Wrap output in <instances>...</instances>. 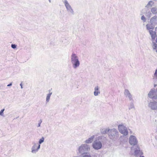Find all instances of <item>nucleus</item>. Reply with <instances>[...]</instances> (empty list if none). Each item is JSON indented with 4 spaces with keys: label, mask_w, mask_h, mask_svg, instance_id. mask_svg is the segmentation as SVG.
Instances as JSON below:
<instances>
[{
    "label": "nucleus",
    "mask_w": 157,
    "mask_h": 157,
    "mask_svg": "<svg viewBox=\"0 0 157 157\" xmlns=\"http://www.w3.org/2000/svg\"><path fill=\"white\" fill-rule=\"evenodd\" d=\"M109 138L113 141H115L119 138V132L115 128L110 129L108 133Z\"/></svg>",
    "instance_id": "1"
},
{
    "label": "nucleus",
    "mask_w": 157,
    "mask_h": 157,
    "mask_svg": "<svg viewBox=\"0 0 157 157\" xmlns=\"http://www.w3.org/2000/svg\"><path fill=\"white\" fill-rule=\"evenodd\" d=\"M71 63L74 69L77 68L79 66L80 63L78 57L74 53H73L71 55Z\"/></svg>",
    "instance_id": "2"
},
{
    "label": "nucleus",
    "mask_w": 157,
    "mask_h": 157,
    "mask_svg": "<svg viewBox=\"0 0 157 157\" xmlns=\"http://www.w3.org/2000/svg\"><path fill=\"white\" fill-rule=\"evenodd\" d=\"M155 26L152 23L150 22L146 25L147 29L149 30V33L151 36L152 41H155L156 35V33L152 31L155 27Z\"/></svg>",
    "instance_id": "3"
},
{
    "label": "nucleus",
    "mask_w": 157,
    "mask_h": 157,
    "mask_svg": "<svg viewBox=\"0 0 157 157\" xmlns=\"http://www.w3.org/2000/svg\"><path fill=\"white\" fill-rule=\"evenodd\" d=\"M118 127L119 132L123 135V136H121L120 137V140H121V139L122 137L127 136L128 134V132L127 127H125L123 124H119L118 125Z\"/></svg>",
    "instance_id": "4"
},
{
    "label": "nucleus",
    "mask_w": 157,
    "mask_h": 157,
    "mask_svg": "<svg viewBox=\"0 0 157 157\" xmlns=\"http://www.w3.org/2000/svg\"><path fill=\"white\" fill-rule=\"evenodd\" d=\"M90 149V147L89 145L85 144L82 145L79 147L78 151L80 154L82 155L87 154Z\"/></svg>",
    "instance_id": "5"
},
{
    "label": "nucleus",
    "mask_w": 157,
    "mask_h": 157,
    "mask_svg": "<svg viewBox=\"0 0 157 157\" xmlns=\"http://www.w3.org/2000/svg\"><path fill=\"white\" fill-rule=\"evenodd\" d=\"M102 142L98 140H94L92 144L93 147L96 150L100 149L102 147Z\"/></svg>",
    "instance_id": "6"
},
{
    "label": "nucleus",
    "mask_w": 157,
    "mask_h": 157,
    "mask_svg": "<svg viewBox=\"0 0 157 157\" xmlns=\"http://www.w3.org/2000/svg\"><path fill=\"white\" fill-rule=\"evenodd\" d=\"M148 96L151 98L156 99L157 98V89H151L148 94Z\"/></svg>",
    "instance_id": "7"
},
{
    "label": "nucleus",
    "mask_w": 157,
    "mask_h": 157,
    "mask_svg": "<svg viewBox=\"0 0 157 157\" xmlns=\"http://www.w3.org/2000/svg\"><path fill=\"white\" fill-rule=\"evenodd\" d=\"M40 148V145L34 143L31 148V152L33 154H36Z\"/></svg>",
    "instance_id": "8"
},
{
    "label": "nucleus",
    "mask_w": 157,
    "mask_h": 157,
    "mask_svg": "<svg viewBox=\"0 0 157 157\" xmlns=\"http://www.w3.org/2000/svg\"><path fill=\"white\" fill-rule=\"evenodd\" d=\"M138 141L136 137L133 135L130 136L129 139V143L132 145H135L137 144Z\"/></svg>",
    "instance_id": "9"
},
{
    "label": "nucleus",
    "mask_w": 157,
    "mask_h": 157,
    "mask_svg": "<svg viewBox=\"0 0 157 157\" xmlns=\"http://www.w3.org/2000/svg\"><path fill=\"white\" fill-rule=\"evenodd\" d=\"M124 94L126 97L128 98L129 101H133L132 96L128 90H124Z\"/></svg>",
    "instance_id": "10"
},
{
    "label": "nucleus",
    "mask_w": 157,
    "mask_h": 157,
    "mask_svg": "<svg viewBox=\"0 0 157 157\" xmlns=\"http://www.w3.org/2000/svg\"><path fill=\"white\" fill-rule=\"evenodd\" d=\"M148 106L152 110H157V102L155 101L150 102L148 104Z\"/></svg>",
    "instance_id": "11"
},
{
    "label": "nucleus",
    "mask_w": 157,
    "mask_h": 157,
    "mask_svg": "<svg viewBox=\"0 0 157 157\" xmlns=\"http://www.w3.org/2000/svg\"><path fill=\"white\" fill-rule=\"evenodd\" d=\"M134 149V155L136 156H138L143 155V152L140 150V148L138 146H137Z\"/></svg>",
    "instance_id": "12"
},
{
    "label": "nucleus",
    "mask_w": 157,
    "mask_h": 157,
    "mask_svg": "<svg viewBox=\"0 0 157 157\" xmlns=\"http://www.w3.org/2000/svg\"><path fill=\"white\" fill-rule=\"evenodd\" d=\"M150 23L154 25H157V16H155L151 17L150 20Z\"/></svg>",
    "instance_id": "13"
},
{
    "label": "nucleus",
    "mask_w": 157,
    "mask_h": 157,
    "mask_svg": "<svg viewBox=\"0 0 157 157\" xmlns=\"http://www.w3.org/2000/svg\"><path fill=\"white\" fill-rule=\"evenodd\" d=\"M94 96H97L99 94H100V91L99 90V87L98 86H96L94 89Z\"/></svg>",
    "instance_id": "14"
},
{
    "label": "nucleus",
    "mask_w": 157,
    "mask_h": 157,
    "mask_svg": "<svg viewBox=\"0 0 157 157\" xmlns=\"http://www.w3.org/2000/svg\"><path fill=\"white\" fill-rule=\"evenodd\" d=\"M94 138V136L93 135L90 137L88 139L85 141V142L86 144H89L91 143Z\"/></svg>",
    "instance_id": "15"
},
{
    "label": "nucleus",
    "mask_w": 157,
    "mask_h": 157,
    "mask_svg": "<svg viewBox=\"0 0 157 157\" xmlns=\"http://www.w3.org/2000/svg\"><path fill=\"white\" fill-rule=\"evenodd\" d=\"M151 11L153 14H157V7H152L151 9Z\"/></svg>",
    "instance_id": "16"
},
{
    "label": "nucleus",
    "mask_w": 157,
    "mask_h": 157,
    "mask_svg": "<svg viewBox=\"0 0 157 157\" xmlns=\"http://www.w3.org/2000/svg\"><path fill=\"white\" fill-rule=\"evenodd\" d=\"M154 4V2L152 1H150L148 2L145 7L147 8H149L152 7Z\"/></svg>",
    "instance_id": "17"
},
{
    "label": "nucleus",
    "mask_w": 157,
    "mask_h": 157,
    "mask_svg": "<svg viewBox=\"0 0 157 157\" xmlns=\"http://www.w3.org/2000/svg\"><path fill=\"white\" fill-rule=\"evenodd\" d=\"M110 130V129L108 128L102 129L101 130V132L103 134H106L107 133H108L109 132Z\"/></svg>",
    "instance_id": "18"
},
{
    "label": "nucleus",
    "mask_w": 157,
    "mask_h": 157,
    "mask_svg": "<svg viewBox=\"0 0 157 157\" xmlns=\"http://www.w3.org/2000/svg\"><path fill=\"white\" fill-rule=\"evenodd\" d=\"M52 94H47L46 97V103H48V102L49 101L50 99V97L51 96V95Z\"/></svg>",
    "instance_id": "19"
},
{
    "label": "nucleus",
    "mask_w": 157,
    "mask_h": 157,
    "mask_svg": "<svg viewBox=\"0 0 157 157\" xmlns=\"http://www.w3.org/2000/svg\"><path fill=\"white\" fill-rule=\"evenodd\" d=\"M153 44V49H156V51L157 52V44L155 43L154 41H152Z\"/></svg>",
    "instance_id": "20"
},
{
    "label": "nucleus",
    "mask_w": 157,
    "mask_h": 157,
    "mask_svg": "<svg viewBox=\"0 0 157 157\" xmlns=\"http://www.w3.org/2000/svg\"><path fill=\"white\" fill-rule=\"evenodd\" d=\"M64 3L67 9L68 10L69 9V4L68 1L67 0H65Z\"/></svg>",
    "instance_id": "21"
},
{
    "label": "nucleus",
    "mask_w": 157,
    "mask_h": 157,
    "mask_svg": "<svg viewBox=\"0 0 157 157\" xmlns=\"http://www.w3.org/2000/svg\"><path fill=\"white\" fill-rule=\"evenodd\" d=\"M134 106L133 102L132 101L130 103L129 105V109L130 110L131 109L134 108Z\"/></svg>",
    "instance_id": "22"
},
{
    "label": "nucleus",
    "mask_w": 157,
    "mask_h": 157,
    "mask_svg": "<svg viewBox=\"0 0 157 157\" xmlns=\"http://www.w3.org/2000/svg\"><path fill=\"white\" fill-rule=\"evenodd\" d=\"M153 79H157V69L155 70V71L154 74Z\"/></svg>",
    "instance_id": "23"
},
{
    "label": "nucleus",
    "mask_w": 157,
    "mask_h": 157,
    "mask_svg": "<svg viewBox=\"0 0 157 157\" xmlns=\"http://www.w3.org/2000/svg\"><path fill=\"white\" fill-rule=\"evenodd\" d=\"M69 14L74 15V12L71 8V7L69 5Z\"/></svg>",
    "instance_id": "24"
},
{
    "label": "nucleus",
    "mask_w": 157,
    "mask_h": 157,
    "mask_svg": "<svg viewBox=\"0 0 157 157\" xmlns=\"http://www.w3.org/2000/svg\"><path fill=\"white\" fill-rule=\"evenodd\" d=\"M44 137H42L39 140L38 142L39 144H39L40 145V144L43 143L44 142Z\"/></svg>",
    "instance_id": "25"
},
{
    "label": "nucleus",
    "mask_w": 157,
    "mask_h": 157,
    "mask_svg": "<svg viewBox=\"0 0 157 157\" xmlns=\"http://www.w3.org/2000/svg\"><path fill=\"white\" fill-rule=\"evenodd\" d=\"M152 13L151 12H149L148 13H147L146 14V15L148 18H150L151 16Z\"/></svg>",
    "instance_id": "26"
},
{
    "label": "nucleus",
    "mask_w": 157,
    "mask_h": 157,
    "mask_svg": "<svg viewBox=\"0 0 157 157\" xmlns=\"http://www.w3.org/2000/svg\"><path fill=\"white\" fill-rule=\"evenodd\" d=\"M141 19L144 22H145L146 21V19L144 15H143L141 17Z\"/></svg>",
    "instance_id": "27"
},
{
    "label": "nucleus",
    "mask_w": 157,
    "mask_h": 157,
    "mask_svg": "<svg viewBox=\"0 0 157 157\" xmlns=\"http://www.w3.org/2000/svg\"><path fill=\"white\" fill-rule=\"evenodd\" d=\"M5 110V109H2L0 111V115L2 116H3V112Z\"/></svg>",
    "instance_id": "28"
},
{
    "label": "nucleus",
    "mask_w": 157,
    "mask_h": 157,
    "mask_svg": "<svg viewBox=\"0 0 157 157\" xmlns=\"http://www.w3.org/2000/svg\"><path fill=\"white\" fill-rule=\"evenodd\" d=\"M17 45L15 44H12L11 45V47L13 49H15L16 48Z\"/></svg>",
    "instance_id": "29"
},
{
    "label": "nucleus",
    "mask_w": 157,
    "mask_h": 157,
    "mask_svg": "<svg viewBox=\"0 0 157 157\" xmlns=\"http://www.w3.org/2000/svg\"><path fill=\"white\" fill-rule=\"evenodd\" d=\"M82 157H91L90 155H83Z\"/></svg>",
    "instance_id": "30"
},
{
    "label": "nucleus",
    "mask_w": 157,
    "mask_h": 157,
    "mask_svg": "<svg viewBox=\"0 0 157 157\" xmlns=\"http://www.w3.org/2000/svg\"><path fill=\"white\" fill-rule=\"evenodd\" d=\"M42 122V120H40V122H39V123L38 124V126L37 127H39L40 126L41 123Z\"/></svg>",
    "instance_id": "31"
},
{
    "label": "nucleus",
    "mask_w": 157,
    "mask_h": 157,
    "mask_svg": "<svg viewBox=\"0 0 157 157\" xmlns=\"http://www.w3.org/2000/svg\"><path fill=\"white\" fill-rule=\"evenodd\" d=\"M52 89H51L49 90H48V92H49L48 94L51 93V94H52Z\"/></svg>",
    "instance_id": "32"
},
{
    "label": "nucleus",
    "mask_w": 157,
    "mask_h": 157,
    "mask_svg": "<svg viewBox=\"0 0 157 157\" xmlns=\"http://www.w3.org/2000/svg\"><path fill=\"white\" fill-rule=\"evenodd\" d=\"M12 85V83H10L7 85V86H10Z\"/></svg>",
    "instance_id": "33"
},
{
    "label": "nucleus",
    "mask_w": 157,
    "mask_h": 157,
    "mask_svg": "<svg viewBox=\"0 0 157 157\" xmlns=\"http://www.w3.org/2000/svg\"><path fill=\"white\" fill-rule=\"evenodd\" d=\"M20 86H21V89H22L23 87L22 84V83H21L20 84Z\"/></svg>",
    "instance_id": "34"
},
{
    "label": "nucleus",
    "mask_w": 157,
    "mask_h": 157,
    "mask_svg": "<svg viewBox=\"0 0 157 157\" xmlns=\"http://www.w3.org/2000/svg\"><path fill=\"white\" fill-rule=\"evenodd\" d=\"M156 86V84H154V87H155Z\"/></svg>",
    "instance_id": "35"
},
{
    "label": "nucleus",
    "mask_w": 157,
    "mask_h": 157,
    "mask_svg": "<svg viewBox=\"0 0 157 157\" xmlns=\"http://www.w3.org/2000/svg\"><path fill=\"white\" fill-rule=\"evenodd\" d=\"M49 1V2L50 3H51V0H48Z\"/></svg>",
    "instance_id": "36"
},
{
    "label": "nucleus",
    "mask_w": 157,
    "mask_h": 157,
    "mask_svg": "<svg viewBox=\"0 0 157 157\" xmlns=\"http://www.w3.org/2000/svg\"><path fill=\"white\" fill-rule=\"evenodd\" d=\"M155 138L157 140V136H155Z\"/></svg>",
    "instance_id": "37"
},
{
    "label": "nucleus",
    "mask_w": 157,
    "mask_h": 157,
    "mask_svg": "<svg viewBox=\"0 0 157 157\" xmlns=\"http://www.w3.org/2000/svg\"><path fill=\"white\" fill-rule=\"evenodd\" d=\"M144 157V156H140V157Z\"/></svg>",
    "instance_id": "38"
},
{
    "label": "nucleus",
    "mask_w": 157,
    "mask_h": 157,
    "mask_svg": "<svg viewBox=\"0 0 157 157\" xmlns=\"http://www.w3.org/2000/svg\"><path fill=\"white\" fill-rule=\"evenodd\" d=\"M156 29H157V27L156 28Z\"/></svg>",
    "instance_id": "39"
}]
</instances>
